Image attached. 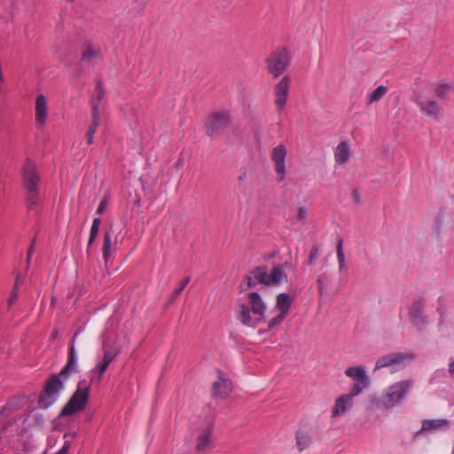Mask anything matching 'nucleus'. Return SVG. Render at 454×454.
I'll use <instances>...</instances> for the list:
<instances>
[{
	"label": "nucleus",
	"instance_id": "nucleus-1",
	"mask_svg": "<svg viewBox=\"0 0 454 454\" xmlns=\"http://www.w3.org/2000/svg\"><path fill=\"white\" fill-rule=\"evenodd\" d=\"M77 335L78 333H75L70 341L66 365L61 369L59 373L51 375L45 381L43 391L40 394L38 398V405L42 409L50 408L59 399L61 393L65 390L64 380H67L70 374L78 372L77 356L74 347V339Z\"/></svg>",
	"mask_w": 454,
	"mask_h": 454
},
{
	"label": "nucleus",
	"instance_id": "nucleus-2",
	"mask_svg": "<svg viewBox=\"0 0 454 454\" xmlns=\"http://www.w3.org/2000/svg\"><path fill=\"white\" fill-rule=\"evenodd\" d=\"M286 270L296 273V264L286 261L282 264L275 265L270 272L265 266L257 267L247 277V286L253 287L257 283L268 286H280L287 281Z\"/></svg>",
	"mask_w": 454,
	"mask_h": 454
},
{
	"label": "nucleus",
	"instance_id": "nucleus-3",
	"mask_svg": "<svg viewBox=\"0 0 454 454\" xmlns=\"http://www.w3.org/2000/svg\"><path fill=\"white\" fill-rule=\"evenodd\" d=\"M266 305L262 297L255 292L248 294V303H239L237 315L239 320L245 325L255 326L264 317Z\"/></svg>",
	"mask_w": 454,
	"mask_h": 454
},
{
	"label": "nucleus",
	"instance_id": "nucleus-4",
	"mask_svg": "<svg viewBox=\"0 0 454 454\" xmlns=\"http://www.w3.org/2000/svg\"><path fill=\"white\" fill-rule=\"evenodd\" d=\"M412 380H404L395 382L388 386L384 392L376 399V405L379 408L389 410L401 403L413 387Z\"/></svg>",
	"mask_w": 454,
	"mask_h": 454
},
{
	"label": "nucleus",
	"instance_id": "nucleus-5",
	"mask_svg": "<svg viewBox=\"0 0 454 454\" xmlns=\"http://www.w3.org/2000/svg\"><path fill=\"white\" fill-rule=\"evenodd\" d=\"M414 102L423 114L435 121H439L444 115V109L441 101L433 98L427 91L416 93Z\"/></svg>",
	"mask_w": 454,
	"mask_h": 454
},
{
	"label": "nucleus",
	"instance_id": "nucleus-6",
	"mask_svg": "<svg viewBox=\"0 0 454 454\" xmlns=\"http://www.w3.org/2000/svg\"><path fill=\"white\" fill-rule=\"evenodd\" d=\"M90 386L85 380L78 382L77 388L61 411V416H72L82 411L89 400Z\"/></svg>",
	"mask_w": 454,
	"mask_h": 454
},
{
	"label": "nucleus",
	"instance_id": "nucleus-7",
	"mask_svg": "<svg viewBox=\"0 0 454 454\" xmlns=\"http://www.w3.org/2000/svg\"><path fill=\"white\" fill-rule=\"evenodd\" d=\"M231 116L228 111H215L210 114L205 121V132L209 137L223 134L231 125Z\"/></svg>",
	"mask_w": 454,
	"mask_h": 454
},
{
	"label": "nucleus",
	"instance_id": "nucleus-8",
	"mask_svg": "<svg viewBox=\"0 0 454 454\" xmlns=\"http://www.w3.org/2000/svg\"><path fill=\"white\" fill-rule=\"evenodd\" d=\"M291 57L284 47L275 49L266 59L268 71L275 78L280 76L288 67Z\"/></svg>",
	"mask_w": 454,
	"mask_h": 454
},
{
	"label": "nucleus",
	"instance_id": "nucleus-9",
	"mask_svg": "<svg viewBox=\"0 0 454 454\" xmlns=\"http://www.w3.org/2000/svg\"><path fill=\"white\" fill-rule=\"evenodd\" d=\"M413 359V355L404 353H390L380 356L375 364V370L389 368L390 372H396L404 368Z\"/></svg>",
	"mask_w": 454,
	"mask_h": 454
},
{
	"label": "nucleus",
	"instance_id": "nucleus-10",
	"mask_svg": "<svg viewBox=\"0 0 454 454\" xmlns=\"http://www.w3.org/2000/svg\"><path fill=\"white\" fill-rule=\"evenodd\" d=\"M345 374L355 381L350 390L353 395L361 394L370 384V378L364 366L357 365L348 367L346 369Z\"/></svg>",
	"mask_w": 454,
	"mask_h": 454
},
{
	"label": "nucleus",
	"instance_id": "nucleus-11",
	"mask_svg": "<svg viewBox=\"0 0 454 454\" xmlns=\"http://www.w3.org/2000/svg\"><path fill=\"white\" fill-rule=\"evenodd\" d=\"M287 155L286 147L284 145H278L272 149L271 160L274 164V169L277 174V180L283 182L286 178V159Z\"/></svg>",
	"mask_w": 454,
	"mask_h": 454
},
{
	"label": "nucleus",
	"instance_id": "nucleus-12",
	"mask_svg": "<svg viewBox=\"0 0 454 454\" xmlns=\"http://www.w3.org/2000/svg\"><path fill=\"white\" fill-rule=\"evenodd\" d=\"M291 79L289 76L285 75L274 86V102L277 106V111L281 113L286 106L290 90Z\"/></svg>",
	"mask_w": 454,
	"mask_h": 454
},
{
	"label": "nucleus",
	"instance_id": "nucleus-13",
	"mask_svg": "<svg viewBox=\"0 0 454 454\" xmlns=\"http://www.w3.org/2000/svg\"><path fill=\"white\" fill-rule=\"evenodd\" d=\"M49 117L48 99L43 94L37 95L35 102V123L43 127L47 122Z\"/></svg>",
	"mask_w": 454,
	"mask_h": 454
},
{
	"label": "nucleus",
	"instance_id": "nucleus-14",
	"mask_svg": "<svg viewBox=\"0 0 454 454\" xmlns=\"http://www.w3.org/2000/svg\"><path fill=\"white\" fill-rule=\"evenodd\" d=\"M424 310L425 305L420 301L413 302L409 309L410 321L419 330L423 329L427 324V320L424 316Z\"/></svg>",
	"mask_w": 454,
	"mask_h": 454
},
{
	"label": "nucleus",
	"instance_id": "nucleus-15",
	"mask_svg": "<svg viewBox=\"0 0 454 454\" xmlns=\"http://www.w3.org/2000/svg\"><path fill=\"white\" fill-rule=\"evenodd\" d=\"M118 351L114 348H105L104 356L100 362L95 366V372L97 373V380L99 381L102 379V376L106 372L109 364L114 361V359L117 356Z\"/></svg>",
	"mask_w": 454,
	"mask_h": 454
},
{
	"label": "nucleus",
	"instance_id": "nucleus-16",
	"mask_svg": "<svg viewBox=\"0 0 454 454\" xmlns=\"http://www.w3.org/2000/svg\"><path fill=\"white\" fill-rule=\"evenodd\" d=\"M213 426L208 425L203 428L198 437L196 450L199 452H205L212 447Z\"/></svg>",
	"mask_w": 454,
	"mask_h": 454
},
{
	"label": "nucleus",
	"instance_id": "nucleus-17",
	"mask_svg": "<svg viewBox=\"0 0 454 454\" xmlns=\"http://www.w3.org/2000/svg\"><path fill=\"white\" fill-rule=\"evenodd\" d=\"M355 395H352V392L350 391V394L348 395H342L340 397L337 398L335 401V404L333 407L332 410V415L333 417H339L344 414L348 409L351 408L353 403V397Z\"/></svg>",
	"mask_w": 454,
	"mask_h": 454
},
{
	"label": "nucleus",
	"instance_id": "nucleus-18",
	"mask_svg": "<svg viewBox=\"0 0 454 454\" xmlns=\"http://www.w3.org/2000/svg\"><path fill=\"white\" fill-rule=\"evenodd\" d=\"M24 186L26 190H37L39 183V176L35 167L31 163H27L24 168L23 173Z\"/></svg>",
	"mask_w": 454,
	"mask_h": 454
},
{
	"label": "nucleus",
	"instance_id": "nucleus-19",
	"mask_svg": "<svg viewBox=\"0 0 454 454\" xmlns=\"http://www.w3.org/2000/svg\"><path fill=\"white\" fill-rule=\"evenodd\" d=\"M231 382L219 374L218 380L213 383L212 394L218 397H226L231 392Z\"/></svg>",
	"mask_w": 454,
	"mask_h": 454
},
{
	"label": "nucleus",
	"instance_id": "nucleus-20",
	"mask_svg": "<svg viewBox=\"0 0 454 454\" xmlns=\"http://www.w3.org/2000/svg\"><path fill=\"white\" fill-rule=\"evenodd\" d=\"M351 157V150L348 142H340L334 150V160L338 165H345Z\"/></svg>",
	"mask_w": 454,
	"mask_h": 454
},
{
	"label": "nucleus",
	"instance_id": "nucleus-21",
	"mask_svg": "<svg viewBox=\"0 0 454 454\" xmlns=\"http://www.w3.org/2000/svg\"><path fill=\"white\" fill-rule=\"evenodd\" d=\"M333 274L331 272H323L317 278V288L319 294L322 296L332 289Z\"/></svg>",
	"mask_w": 454,
	"mask_h": 454
},
{
	"label": "nucleus",
	"instance_id": "nucleus-22",
	"mask_svg": "<svg viewBox=\"0 0 454 454\" xmlns=\"http://www.w3.org/2000/svg\"><path fill=\"white\" fill-rule=\"evenodd\" d=\"M113 235H114V232H113L112 229L106 231L105 234H104L102 253H103V258L106 262H108V260L112 254V252L114 250Z\"/></svg>",
	"mask_w": 454,
	"mask_h": 454
},
{
	"label": "nucleus",
	"instance_id": "nucleus-23",
	"mask_svg": "<svg viewBox=\"0 0 454 454\" xmlns=\"http://www.w3.org/2000/svg\"><path fill=\"white\" fill-rule=\"evenodd\" d=\"M448 427L449 421L447 419H426L422 423L421 431L438 430L447 428Z\"/></svg>",
	"mask_w": 454,
	"mask_h": 454
},
{
	"label": "nucleus",
	"instance_id": "nucleus-24",
	"mask_svg": "<svg viewBox=\"0 0 454 454\" xmlns=\"http://www.w3.org/2000/svg\"><path fill=\"white\" fill-rule=\"evenodd\" d=\"M427 93H430V95L435 99L442 100L445 99L450 91V86L444 83H439L433 85L429 90H426Z\"/></svg>",
	"mask_w": 454,
	"mask_h": 454
},
{
	"label": "nucleus",
	"instance_id": "nucleus-25",
	"mask_svg": "<svg viewBox=\"0 0 454 454\" xmlns=\"http://www.w3.org/2000/svg\"><path fill=\"white\" fill-rule=\"evenodd\" d=\"M292 302L293 301L289 294L285 293L279 294L276 299V309L279 312L287 315L291 308Z\"/></svg>",
	"mask_w": 454,
	"mask_h": 454
},
{
	"label": "nucleus",
	"instance_id": "nucleus-26",
	"mask_svg": "<svg viewBox=\"0 0 454 454\" xmlns=\"http://www.w3.org/2000/svg\"><path fill=\"white\" fill-rule=\"evenodd\" d=\"M91 122L89 125L87 133L95 134L98 127L101 121V111L98 109V105L94 101L93 102V109L91 111Z\"/></svg>",
	"mask_w": 454,
	"mask_h": 454
},
{
	"label": "nucleus",
	"instance_id": "nucleus-27",
	"mask_svg": "<svg viewBox=\"0 0 454 454\" xmlns=\"http://www.w3.org/2000/svg\"><path fill=\"white\" fill-rule=\"evenodd\" d=\"M336 254L338 260V269L340 274L346 273L348 271V264L345 260V254L343 252V240L340 239L338 240L336 247Z\"/></svg>",
	"mask_w": 454,
	"mask_h": 454
},
{
	"label": "nucleus",
	"instance_id": "nucleus-28",
	"mask_svg": "<svg viewBox=\"0 0 454 454\" xmlns=\"http://www.w3.org/2000/svg\"><path fill=\"white\" fill-rule=\"evenodd\" d=\"M388 89L385 85L378 86L373 91L368 95V105L380 100L387 92Z\"/></svg>",
	"mask_w": 454,
	"mask_h": 454
},
{
	"label": "nucleus",
	"instance_id": "nucleus-29",
	"mask_svg": "<svg viewBox=\"0 0 454 454\" xmlns=\"http://www.w3.org/2000/svg\"><path fill=\"white\" fill-rule=\"evenodd\" d=\"M100 54V51L90 45L86 46L82 51V59L84 62H93Z\"/></svg>",
	"mask_w": 454,
	"mask_h": 454
},
{
	"label": "nucleus",
	"instance_id": "nucleus-30",
	"mask_svg": "<svg viewBox=\"0 0 454 454\" xmlns=\"http://www.w3.org/2000/svg\"><path fill=\"white\" fill-rule=\"evenodd\" d=\"M100 223H101V219L99 217H95L93 219L92 225L90 227V238L88 240L89 247L94 243V241L98 234Z\"/></svg>",
	"mask_w": 454,
	"mask_h": 454
},
{
	"label": "nucleus",
	"instance_id": "nucleus-31",
	"mask_svg": "<svg viewBox=\"0 0 454 454\" xmlns=\"http://www.w3.org/2000/svg\"><path fill=\"white\" fill-rule=\"evenodd\" d=\"M310 443V439L309 435L303 432L297 433L296 435V444L299 448V450L301 451L306 449Z\"/></svg>",
	"mask_w": 454,
	"mask_h": 454
},
{
	"label": "nucleus",
	"instance_id": "nucleus-32",
	"mask_svg": "<svg viewBox=\"0 0 454 454\" xmlns=\"http://www.w3.org/2000/svg\"><path fill=\"white\" fill-rule=\"evenodd\" d=\"M27 198L28 201V207L33 209L34 206H35L39 201L38 190H27Z\"/></svg>",
	"mask_w": 454,
	"mask_h": 454
},
{
	"label": "nucleus",
	"instance_id": "nucleus-33",
	"mask_svg": "<svg viewBox=\"0 0 454 454\" xmlns=\"http://www.w3.org/2000/svg\"><path fill=\"white\" fill-rule=\"evenodd\" d=\"M189 282H190V277H186L182 280L179 287L175 289L174 292L172 293V294L170 295V297H169L170 302L174 301L179 296V294L185 288V286L188 285Z\"/></svg>",
	"mask_w": 454,
	"mask_h": 454
},
{
	"label": "nucleus",
	"instance_id": "nucleus-34",
	"mask_svg": "<svg viewBox=\"0 0 454 454\" xmlns=\"http://www.w3.org/2000/svg\"><path fill=\"white\" fill-rule=\"evenodd\" d=\"M287 315L278 312V314L269 321L268 328L272 330L278 326L286 317Z\"/></svg>",
	"mask_w": 454,
	"mask_h": 454
},
{
	"label": "nucleus",
	"instance_id": "nucleus-35",
	"mask_svg": "<svg viewBox=\"0 0 454 454\" xmlns=\"http://www.w3.org/2000/svg\"><path fill=\"white\" fill-rule=\"evenodd\" d=\"M320 255V247L318 245H313L310 253L309 254L308 262L309 265H313Z\"/></svg>",
	"mask_w": 454,
	"mask_h": 454
},
{
	"label": "nucleus",
	"instance_id": "nucleus-36",
	"mask_svg": "<svg viewBox=\"0 0 454 454\" xmlns=\"http://www.w3.org/2000/svg\"><path fill=\"white\" fill-rule=\"evenodd\" d=\"M104 96H105V91H104L103 88L101 87L100 83H98V85L96 87V90H95V95L91 100V106H93L94 101L99 106L100 101L102 100ZM98 109H100L99 106H98Z\"/></svg>",
	"mask_w": 454,
	"mask_h": 454
},
{
	"label": "nucleus",
	"instance_id": "nucleus-37",
	"mask_svg": "<svg viewBox=\"0 0 454 454\" xmlns=\"http://www.w3.org/2000/svg\"><path fill=\"white\" fill-rule=\"evenodd\" d=\"M308 216V209L305 207H299L297 209V214L294 216V221L301 222L304 221Z\"/></svg>",
	"mask_w": 454,
	"mask_h": 454
},
{
	"label": "nucleus",
	"instance_id": "nucleus-38",
	"mask_svg": "<svg viewBox=\"0 0 454 454\" xmlns=\"http://www.w3.org/2000/svg\"><path fill=\"white\" fill-rule=\"evenodd\" d=\"M108 206V197L107 196H105L104 199L101 200L98 209H97V213L98 215H101L104 213V211L106 210V208Z\"/></svg>",
	"mask_w": 454,
	"mask_h": 454
},
{
	"label": "nucleus",
	"instance_id": "nucleus-39",
	"mask_svg": "<svg viewBox=\"0 0 454 454\" xmlns=\"http://www.w3.org/2000/svg\"><path fill=\"white\" fill-rule=\"evenodd\" d=\"M18 294H19V289H16L13 287L12 293H11V295H10V298L8 300V305L11 307L14 301L17 300L18 298Z\"/></svg>",
	"mask_w": 454,
	"mask_h": 454
},
{
	"label": "nucleus",
	"instance_id": "nucleus-40",
	"mask_svg": "<svg viewBox=\"0 0 454 454\" xmlns=\"http://www.w3.org/2000/svg\"><path fill=\"white\" fill-rule=\"evenodd\" d=\"M23 280H24L23 277L21 276V274L19 273L16 277L15 284H14L13 287L16 289H20V286H21Z\"/></svg>",
	"mask_w": 454,
	"mask_h": 454
},
{
	"label": "nucleus",
	"instance_id": "nucleus-41",
	"mask_svg": "<svg viewBox=\"0 0 454 454\" xmlns=\"http://www.w3.org/2000/svg\"><path fill=\"white\" fill-rule=\"evenodd\" d=\"M352 198L357 203L360 201L361 194L358 190H354L352 192Z\"/></svg>",
	"mask_w": 454,
	"mask_h": 454
},
{
	"label": "nucleus",
	"instance_id": "nucleus-42",
	"mask_svg": "<svg viewBox=\"0 0 454 454\" xmlns=\"http://www.w3.org/2000/svg\"><path fill=\"white\" fill-rule=\"evenodd\" d=\"M93 134L86 133V140L88 145H91L93 143Z\"/></svg>",
	"mask_w": 454,
	"mask_h": 454
},
{
	"label": "nucleus",
	"instance_id": "nucleus-43",
	"mask_svg": "<svg viewBox=\"0 0 454 454\" xmlns=\"http://www.w3.org/2000/svg\"><path fill=\"white\" fill-rule=\"evenodd\" d=\"M449 372L454 376V361L449 364Z\"/></svg>",
	"mask_w": 454,
	"mask_h": 454
},
{
	"label": "nucleus",
	"instance_id": "nucleus-44",
	"mask_svg": "<svg viewBox=\"0 0 454 454\" xmlns=\"http://www.w3.org/2000/svg\"><path fill=\"white\" fill-rule=\"evenodd\" d=\"M247 178V172L244 171L241 175H239V182H244Z\"/></svg>",
	"mask_w": 454,
	"mask_h": 454
},
{
	"label": "nucleus",
	"instance_id": "nucleus-45",
	"mask_svg": "<svg viewBox=\"0 0 454 454\" xmlns=\"http://www.w3.org/2000/svg\"><path fill=\"white\" fill-rule=\"evenodd\" d=\"M32 253H33V247H30L29 249H28V254H27V260L30 259L31 255H32Z\"/></svg>",
	"mask_w": 454,
	"mask_h": 454
}]
</instances>
